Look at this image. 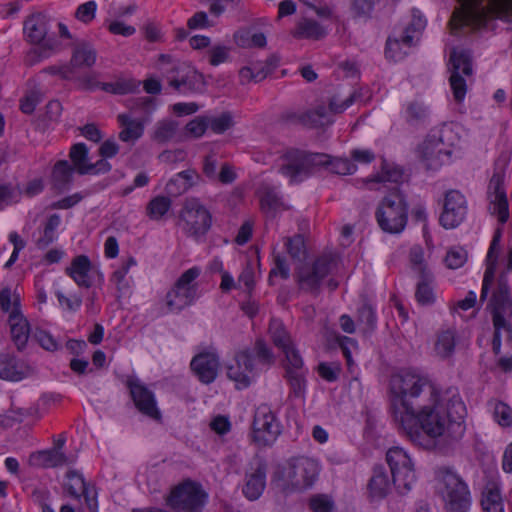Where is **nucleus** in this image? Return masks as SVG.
Here are the masks:
<instances>
[{"label":"nucleus","mask_w":512,"mask_h":512,"mask_svg":"<svg viewBox=\"0 0 512 512\" xmlns=\"http://www.w3.org/2000/svg\"><path fill=\"white\" fill-rule=\"evenodd\" d=\"M266 488V471L263 466L258 465L246 472L242 486L243 495L250 501L261 497Z\"/></svg>","instance_id":"obj_24"},{"label":"nucleus","mask_w":512,"mask_h":512,"mask_svg":"<svg viewBox=\"0 0 512 512\" xmlns=\"http://www.w3.org/2000/svg\"><path fill=\"white\" fill-rule=\"evenodd\" d=\"M72 176V169L66 161L58 162L53 169L52 179L56 187L68 183Z\"/></svg>","instance_id":"obj_46"},{"label":"nucleus","mask_w":512,"mask_h":512,"mask_svg":"<svg viewBox=\"0 0 512 512\" xmlns=\"http://www.w3.org/2000/svg\"><path fill=\"white\" fill-rule=\"evenodd\" d=\"M70 158L74 168L80 174H99L110 169V165L105 159H101L95 164L90 163L88 159V148L83 143L72 146Z\"/></svg>","instance_id":"obj_22"},{"label":"nucleus","mask_w":512,"mask_h":512,"mask_svg":"<svg viewBox=\"0 0 512 512\" xmlns=\"http://www.w3.org/2000/svg\"><path fill=\"white\" fill-rule=\"evenodd\" d=\"M461 129L454 124L444 125L438 135L427 137L419 146L417 156L427 170L435 171L453 161L461 150Z\"/></svg>","instance_id":"obj_4"},{"label":"nucleus","mask_w":512,"mask_h":512,"mask_svg":"<svg viewBox=\"0 0 512 512\" xmlns=\"http://www.w3.org/2000/svg\"><path fill=\"white\" fill-rule=\"evenodd\" d=\"M38 343L48 351H54L58 348V342L46 331L39 330L35 333Z\"/></svg>","instance_id":"obj_58"},{"label":"nucleus","mask_w":512,"mask_h":512,"mask_svg":"<svg viewBox=\"0 0 512 512\" xmlns=\"http://www.w3.org/2000/svg\"><path fill=\"white\" fill-rule=\"evenodd\" d=\"M201 270L192 267L181 274L175 286L167 293L166 303L171 311H179L191 305L198 298L196 282Z\"/></svg>","instance_id":"obj_12"},{"label":"nucleus","mask_w":512,"mask_h":512,"mask_svg":"<svg viewBox=\"0 0 512 512\" xmlns=\"http://www.w3.org/2000/svg\"><path fill=\"white\" fill-rule=\"evenodd\" d=\"M326 33V29L316 22L305 21L299 24L296 35L305 38H320Z\"/></svg>","instance_id":"obj_43"},{"label":"nucleus","mask_w":512,"mask_h":512,"mask_svg":"<svg viewBox=\"0 0 512 512\" xmlns=\"http://www.w3.org/2000/svg\"><path fill=\"white\" fill-rule=\"evenodd\" d=\"M66 274L81 287H91L100 284L104 280L103 273L98 265L94 264L88 256L78 255L74 257L66 268Z\"/></svg>","instance_id":"obj_18"},{"label":"nucleus","mask_w":512,"mask_h":512,"mask_svg":"<svg viewBox=\"0 0 512 512\" xmlns=\"http://www.w3.org/2000/svg\"><path fill=\"white\" fill-rule=\"evenodd\" d=\"M449 83L454 97L458 103L464 101L467 94V78L473 74L470 53L462 46L452 47L448 51Z\"/></svg>","instance_id":"obj_10"},{"label":"nucleus","mask_w":512,"mask_h":512,"mask_svg":"<svg viewBox=\"0 0 512 512\" xmlns=\"http://www.w3.org/2000/svg\"><path fill=\"white\" fill-rule=\"evenodd\" d=\"M491 411L494 421L501 427L512 426V408L504 402L494 401L491 403Z\"/></svg>","instance_id":"obj_37"},{"label":"nucleus","mask_w":512,"mask_h":512,"mask_svg":"<svg viewBox=\"0 0 512 512\" xmlns=\"http://www.w3.org/2000/svg\"><path fill=\"white\" fill-rule=\"evenodd\" d=\"M319 463L311 458H291L276 465L271 473L270 487L277 496H289L305 491L316 482Z\"/></svg>","instance_id":"obj_3"},{"label":"nucleus","mask_w":512,"mask_h":512,"mask_svg":"<svg viewBox=\"0 0 512 512\" xmlns=\"http://www.w3.org/2000/svg\"><path fill=\"white\" fill-rule=\"evenodd\" d=\"M209 427L212 432L222 436L230 432L231 422L227 416L217 415L211 419Z\"/></svg>","instance_id":"obj_53"},{"label":"nucleus","mask_w":512,"mask_h":512,"mask_svg":"<svg viewBox=\"0 0 512 512\" xmlns=\"http://www.w3.org/2000/svg\"><path fill=\"white\" fill-rule=\"evenodd\" d=\"M482 512H505L504 499L497 483L487 484L480 498Z\"/></svg>","instance_id":"obj_26"},{"label":"nucleus","mask_w":512,"mask_h":512,"mask_svg":"<svg viewBox=\"0 0 512 512\" xmlns=\"http://www.w3.org/2000/svg\"><path fill=\"white\" fill-rule=\"evenodd\" d=\"M172 112L177 116H187L194 114L198 111L199 107L193 102L189 103H176L172 106Z\"/></svg>","instance_id":"obj_60"},{"label":"nucleus","mask_w":512,"mask_h":512,"mask_svg":"<svg viewBox=\"0 0 512 512\" xmlns=\"http://www.w3.org/2000/svg\"><path fill=\"white\" fill-rule=\"evenodd\" d=\"M60 225V216L56 214L50 215L44 222L42 234L37 239V245L39 247H44L56 240Z\"/></svg>","instance_id":"obj_33"},{"label":"nucleus","mask_w":512,"mask_h":512,"mask_svg":"<svg viewBox=\"0 0 512 512\" xmlns=\"http://www.w3.org/2000/svg\"><path fill=\"white\" fill-rule=\"evenodd\" d=\"M392 419L413 444L443 450L462 438L465 406L456 394L432 385L416 370H402L391 379Z\"/></svg>","instance_id":"obj_1"},{"label":"nucleus","mask_w":512,"mask_h":512,"mask_svg":"<svg viewBox=\"0 0 512 512\" xmlns=\"http://www.w3.org/2000/svg\"><path fill=\"white\" fill-rule=\"evenodd\" d=\"M416 299L421 305H430L436 301L437 294L430 280L424 279L419 282L416 290Z\"/></svg>","instance_id":"obj_40"},{"label":"nucleus","mask_w":512,"mask_h":512,"mask_svg":"<svg viewBox=\"0 0 512 512\" xmlns=\"http://www.w3.org/2000/svg\"><path fill=\"white\" fill-rule=\"evenodd\" d=\"M491 309L495 328L493 349L498 353L501 346L500 334L502 331L510 332L508 320L512 316V300L506 284L502 281L498 283L493 294Z\"/></svg>","instance_id":"obj_13"},{"label":"nucleus","mask_w":512,"mask_h":512,"mask_svg":"<svg viewBox=\"0 0 512 512\" xmlns=\"http://www.w3.org/2000/svg\"><path fill=\"white\" fill-rule=\"evenodd\" d=\"M63 488L65 494L73 501L84 500L89 512L98 511L97 491L79 472L69 471L63 481Z\"/></svg>","instance_id":"obj_14"},{"label":"nucleus","mask_w":512,"mask_h":512,"mask_svg":"<svg viewBox=\"0 0 512 512\" xmlns=\"http://www.w3.org/2000/svg\"><path fill=\"white\" fill-rule=\"evenodd\" d=\"M426 19L423 14L419 10H412L410 15L406 18L404 22V28L402 34L413 35L414 42L419 38L421 32L424 30L426 26Z\"/></svg>","instance_id":"obj_34"},{"label":"nucleus","mask_w":512,"mask_h":512,"mask_svg":"<svg viewBox=\"0 0 512 512\" xmlns=\"http://www.w3.org/2000/svg\"><path fill=\"white\" fill-rule=\"evenodd\" d=\"M326 167L330 172L347 175L355 171V165L348 159L332 158L326 154H312L306 157L296 155L292 162L282 168V173L290 178L291 182H297L307 174V165Z\"/></svg>","instance_id":"obj_8"},{"label":"nucleus","mask_w":512,"mask_h":512,"mask_svg":"<svg viewBox=\"0 0 512 512\" xmlns=\"http://www.w3.org/2000/svg\"><path fill=\"white\" fill-rule=\"evenodd\" d=\"M467 213L465 196L460 191L450 190L444 196L439 222L445 229H454L464 222Z\"/></svg>","instance_id":"obj_16"},{"label":"nucleus","mask_w":512,"mask_h":512,"mask_svg":"<svg viewBox=\"0 0 512 512\" xmlns=\"http://www.w3.org/2000/svg\"><path fill=\"white\" fill-rule=\"evenodd\" d=\"M118 121L121 126L119 138L123 142L134 143L143 135L144 121L135 119L132 113L120 114Z\"/></svg>","instance_id":"obj_27"},{"label":"nucleus","mask_w":512,"mask_h":512,"mask_svg":"<svg viewBox=\"0 0 512 512\" xmlns=\"http://www.w3.org/2000/svg\"><path fill=\"white\" fill-rule=\"evenodd\" d=\"M170 201L166 197H156L147 207L148 215L153 220L161 219L169 210Z\"/></svg>","instance_id":"obj_42"},{"label":"nucleus","mask_w":512,"mask_h":512,"mask_svg":"<svg viewBox=\"0 0 512 512\" xmlns=\"http://www.w3.org/2000/svg\"><path fill=\"white\" fill-rule=\"evenodd\" d=\"M324 275V272L317 267H303L299 273L300 282L307 288H314L320 278Z\"/></svg>","instance_id":"obj_44"},{"label":"nucleus","mask_w":512,"mask_h":512,"mask_svg":"<svg viewBox=\"0 0 512 512\" xmlns=\"http://www.w3.org/2000/svg\"><path fill=\"white\" fill-rule=\"evenodd\" d=\"M321 377L328 381H333L337 378L340 368L338 365H330L327 363H321L318 368Z\"/></svg>","instance_id":"obj_62"},{"label":"nucleus","mask_w":512,"mask_h":512,"mask_svg":"<svg viewBox=\"0 0 512 512\" xmlns=\"http://www.w3.org/2000/svg\"><path fill=\"white\" fill-rule=\"evenodd\" d=\"M207 500V492L201 484L192 480H184L175 485L167 497L169 506L183 512H200Z\"/></svg>","instance_id":"obj_11"},{"label":"nucleus","mask_w":512,"mask_h":512,"mask_svg":"<svg viewBox=\"0 0 512 512\" xmlns=\"http://www.w3.org/2000/svg\"><path fill=\"white\" fill-rule=\"evenodd\" d=\"M392 490V484L383 469H376L368 483V496L372 502L384 499Z\"/></svg>","instance_id":"obj_28"},{"label":"nucleus","mask_w":512,"mask_h":512,"mask_svg":"<svg viewBox=\"0 0 512 512\" xmlns=\"http://www.w3.org/2000/svg\"><path fill=\"white\" fill-rule=\"evenodd\" d=\"M97 8V3L94 0L87 1L78 6L75 11V18L84 24H88L94 20Z\"/></svg>","instance_id":"obj_45"},{"label":"nucleus","mask_w":512,"mask_h":512,"mask_svg":"<svg viewBox=\"0 0 512 512\" xmlns=\"http://www.w3.org/2000/svg\"><path fill=\"white\" fill-rule=\"evenodd\" d=\"M96 59L93 48L87 44L77 46L74 51L72 63L76 66H91Z\"/></svg>","instance_id":"obj_39"},{"label":"nucleus","mask_w":512,"mask_h":512,"mask_svg":"<svg viewBox=\"0 0 512 512\" xmlns=\"http://www.w3.org/2000/svg\"><path fill=\"white\" fill-rule=\"evenodd\" d=\"M467 261V253L463 248H452L445 257L446 266L450 269L461 268Z\"/></svg>","instance_id":"obj_48"},{"label":"nucleus","mask_w":512,"mask_h":512,"mask_svg":"<svg viewBox=\"0 0 512 512\" xmlns=\"http://www.w3.org/2000/svg\"><path fill=\"white\" fill-rule=\"evenodd\" d=\"M512 21V0H461L449 26L452 31L462 27H481L492 19Z\"/></svg>","instance_id":"obj_5"},{"label":"nucleus","mask_w":512,"mask_h":512,"mask_svg":"<svg viewBox=\"0 0 512 512\" xmlns=\"http://www.w3.org/2000/svg\"><path fill=\"white\" fill-rule=\"evenodd\" d=\"M59 512H89V510L87 509L84 500L76 502L69 498L68 502L62 504Z\"/></svg>","instance_id":"obj_64"},{"label":"nucleus","mask_w":512,"mask_h":512,"mask_svg":"<svg viewBox=\"0 0 512 512\" xmlns=\"http://www.w3.org/2000/svg\"><path fill=\"white\" fill-rule=\"evenodd\" d=\"M27 374V369L14 358L0 357V378L9 381H20Z\"/></svg>","instance_id":"obj_30"},{"label":"nucleus","mask_w":512,"mask_h":512,"mask_svg":"<svg viewBox=\"0 0 512 512\" xmlns=\"http://www.w3.org/2000/svg\"><path fill=\"white\" fill-rule=\"evenodd\" d=\"M235 42L241 47H263L266 45V36L261 32L243 30L235 34Z\"/></svg>","instance_id":"obj_36"},{"label":"nucleus","mask_w":512,"mask_h":512,"mask_svg":"<svg viewBox=\"0 0 512 512\" xmlns=\"http://www.w3.org/2000/svg\"><path fill=\"white\" fill-rule=\"evenodd\" d=\"M414 45V36L401 33L399 37H391L387 40L386 56L393 61L403 59Z\"/></svg>","instance_id":"obj_29"},{"label":"nucleus","mask_w":512,"mask_h":512,"mask_svg":"<svg viewBox=\"0 0 512 512\" xmlns=\"http://www.w3.org/2000/svg\"><path fill=\"white\" fill-rule=\"evenodd\" d=\"M500 241H501V234H500V231L498 230L493 237V240L491 242L490 248L487 253L486 270H485L484 278H483L481 298H485L487 296L489 289L493 285L496 261H497L498 254L501 250Z\"/></svg>","instance_id":"obj_25"},{"label":"nucleus","mask_w":512,"mask_h":512,"mask_svg":"<svg viewBox=\"0 0 512 512\" xmlns=\"http://www.w3.org/2000/svg\"><path fill=\"white\" fill-rule=\"evenodd\" d=\"M254 283L255 278L252 269L250 267L245 268L238 278L239 287H244L246 290L250 291Z\"/></svg>","instance_id":"obj_63"},{"label":"nucleus","mask_w":512,"mask_h":512,"mask_svg":"<svg viewBox=\"0 0 512 512\" xmlns=\"http://www.w3.org/2000/svg\"><path fill=\"white\" fill-rule=\"evenodd\" d=\"M392 482L398 494L404 495L412 490L416 481L415 461L411 454L400 446H394L386 452Z\"/></svg>","instance_id":"obj_9"},{"label":"nucleus","mask_w":512,"mask_h":512,"mask_svg":"<svg viewBox=\"0 0 512 512\" xmlns=\"http://www.w3.org/2000/svg\"><path fill=\"white\" fill-rule=\"evenodd\" d=\"M372 8L373 0H351V10L356 16L367 15Z\"/></svg>","instance_id":"obj_59"},{"label":"nucleus","mask_w":512,"mask_h":512,"mask_svg":"<svg viewBox=\"0 0 512 512\" xmlns=\"http://www.w3.org/2000/svg\"><path fill=\"white\" fill-rule=\"evenodd\" d=\"M63 443L64 440H59L58 447L51 450L38 452L33 456V461L36 464L46 467H55L65 464L67 462V458L61 451V446Z\"/></svg>","instance_id":"obj_31"},{"label":"nucleus","mask_w":512,"mask_h":512,"mask_svg":"<svg viewBox=\"0 0 512 512\" xmlns=\"http://www.w3.org/2000/svg\"><path fill=\"white\" fill-rule=\"evenodd\" d=\"M9 323L15 344L18 347L24 346L29 337L27 320L20 313H13L9 315Z\"/></svg>","instance_id":"obj_32"},{"label":"nucleus","mask_w":512,"mask_h":512,"mask_svg":"<svg viewBox=\"0 0 512 512\" xmlns=\"http://www.w3.org/2000/svg\"><path fill=\"white\" fill-rule=\"evenodd\" d=\"M24 32L32 42H39L45 33L43 16L35 14L29 17L24 24Z\"/></svg>","instance_id":"obj_35"},{"label":"nucleus","mask_w":512,"mask_h":512,"mask_svg":"<svg viewBox=\"0 0 512 512\" xmlns=\"http://www.w3.org/2000/svg\"><path fill=\"white\" fill-rule=\"evenodd\" d=\"M208 123L215 132L222 133L232 125V117L228 113H224L216 118L208 119Z\"/></svg>","instance_id":"obj_55"},{"label":"nucleus","mask_w":512,"mask_h":512,"mask_svg":"<svg viewBox=\"0 0 512 512\" xmlns=\"http://www.w3.org/2000/svg\"><path fill=\"white\" fill-rule=\"evenodd\" d=\"M279 206L280 203L274 195L269 194L261 197V208L265 213L272 216L274 212L278 210Z\"/></svg>","instance_id":"obj_61"},{"label":"nucleus","mask_w":512,"mask_h":512,"mask_svg":"<svg viewBox=\"0 0 512 512\" xmlns=\"http://www.w3.org/2000/svg\"><path fill=\"white\" fill-rule=\"evenodd\" d=\"M60 306L69 311H76L81 305V299L77 296H66L60 291L56 292Z\"/></svg>","instance_id":"obj_56"},{"label":"nucleus","mask_w":512,"mask_h":512,"mask_svg":"<svg viewBox=\"0 0 512 512\" xmlns=\"http://www.w3.org/2000/svg\"><path fill=\"white\" fill-rule=\"evenodd\" d=\"M490 210L497 215L500 222L504 223L509 217L508 201L503 186V178L500 175L493 176L489 191Z\"/></svg>","instance_id":"obj_23"},{"label":"nucleus","mask_w":512,"mask_h":512,"mask_svg":"<svg viewBox=\"0 0 512 512\" xmlns=\"http://www.w3.org/2000/svg\"><path fill=\"white\" fill-rule=\"evenodd\" d=\"M129 387L138 410L150 418L160 419L161 414L153 393L138 380L131 381Z\"/></svg>","instance_id":"obj_21"},{"label":"nucleus","mask_w":512,"mask_h":512,"mask_svg":"<svg viewBox=\"0 0 512 512\" xmlns=\"http://www.w3.org/2000/svg\"><path fill=\"white\" fill-rule=\"evenodd\" d=\"M208 125V119L204 117H196L186 125L185 133L189 137L199 138L204 135Z\"/></svg>","instance_id":"obj_49"},{"label":"nucleus","mask_w":512,"mask_h":512,"mask_svg":"<svg viewBox=\"0 0 512 512\" xmlns=\"http://www.w3.org/2000/svg\"><path fill=\"white\" fill-rule=\"evenodd\" d=\"M192 183V173H179L167 186L170 193H181Z\"/></svg>","instance_id":"obj_50"},{"label":"nucleus","mask_w":512,"mask_h":512,"mask_svg":"<svg viewBox=\"0 0 512 512\" xmlns=\"http://www.w3.org/2000/svg\"><path fill=\"white\" fill-rule=\"evenodd\" d=\"M184 229L195 237L204 235L211 227L209 211L197 200H190L181 214Z\"/></svg>","instance_id":"obj_19"},{"label":"nucleus","mask_w":512,"mask_h":512,"mask_svg":"<svg viewBox=\"0 0 512 512\" xmlns=\"http://www.w3.org/2000/svg\"><path fill=\"white\" fill-rule=\"evenodd\" d=\"M219 368V357L213 351L199 353L191 361L193 373L205 384H209L216 379Z\"/></svg>","instance_id":"obj_20"},{"label":"nucleus","mask_w":512,"mask_h":512,"mask_svg":"<svg viewBox=\"0 0 512 512\" xmlns=\"http://www.w3.org/2000/svg\"><path fill=\"white\" fill-rule=\"evenodd\" d=\"M333 506L332 500L326 495H316L310 500L313 512H331Z\"/></svg>","instance_id":"obj_54"},{"label":"nucleus","mask_w":512,"mask_h":512,"mask_svg":"<svg viewBox=\"0 0 512 512\" xmlns=\"http://www.w3.org/2000/svg\"><path fill=\"white\" fill-rule=\"evenodd\" d=\"M106 24L108 31L114 35L129 37L136 32L135 27L125 23L120 19H107Z\"/></svg>","instance_id":"obj_47"},{"label":"nucleus","mask_w":512,"mask_h":512,"mask_svg":"<svg viewBox=\"0 0 512 512\" xmlns=\"http://www.w3.org/2000/svg\"><path fill=\"white\" fill-rule=\"evenodd\" d=\"M256 356L257 364L248 352L242 351L227 363V375L238 389L248 387L256 378L258 369L268 367L274 362L273 355L262 342L256 344Z\"/></svg>","instance_id":"obj_7"},{"label":"nucleus","mask_w":512,"mask_h":512,"mask_svg":"<svg viewBox=\"0 0 512 512\" xmlns=\"http://www.w3.org/2000/svg\"><path fill=\"white\" fill-rule=\"evenodd\" d=\"M435 488L446 512H468L472 497L467 484L449 467H439L435 472Z\"/></svg>","instance_id":"obj_6"},{"label":"nucleus","mask_w":512,"mask_h":512,"mask_svg":"<svg viewBox=\"0 0 512 512\" xmlns=\"http://www.w3.org/2000/svg\"><path fill=\"white\" fill-rule=\"evenodd\" d=\"M455 347V334L446 330L438 334L435 342V351L438 356L445 358L452 354Z\"/></svg>","instance_id":"obj_38"},{"label":"nucleus","mask_w":512,"mask_h":512,"mask_svg":"<svg viewBox=\"0 0 512 512\" xmlns=\"http://www.w3.org/2000/svg\"><path fill=\"white\" fill-rule=\"evenodd\" d=\"M280 432V425L272 411L267 407H259L253 421V441L259 446H268L276 441Z\"/></svg>","instance_id":"obj_17"},{"label":"nucleus","mask_w":512,"mask_h":512,"mask_svg":"<svg viewBox=\"0 0 512 512\" xmlns=\"http://www.w3.org/2000/svg\"><path fill=\"white\" fill-rule=\"evenodd\" d=\"M269 331L275 345L278 346L286 356L287 373L290 376H302L304 371L303 360L298 351L294 348L282 322L279 320H273L270 324Z\"/></svg>","instance_id":"obj_15"},{"label":"nucleus","mask_w":512,"mask_h":512,"mask_svg":"<svg viewBox=\"0 0 512 512\" xmlns=\"http://www.w3.org/2000/svg\"><path fill=\"white\" fill-rule=\"evenodd\" d=\"M403 172L394 164L384 162L381 173L368 181L371 189H380V185L391 189V192L383 199L377 210L379 226L389 233H400L407 223L408 208L404 197L396 189L402 181Z\"/></svg>","instance_id":"obj_2"},{"label":"nucleus","mask_w":512,"mask_h":512,"mask_svg":"<svg viewBox=\"0 0 512 512\" xmlns=\"http://www.w3.org/2000/svg\"><path fill=\"white\" fill-rule=\"evenodd\" d=\"M19 302V295L16 293H12L8 289H3L0 293V303L6 312L10 314L19 313L17 310V305Z\"/></svg>","instance_id":"obj_51"},{"label":"nucleus","mask_w":512,"mask_h":512,"mask_svg":"<svg viewBox=\"0 0 512 512\" xmlns=\"http://www.w3.org/2000/svg\"><path fill=\"white\" fill-rule=\"evenodd\" d=\"M240 79L243 83L251 81H260L265 77V73L261 69V65L253 64L251 66L243 67L240 70Z\"/></svg>","instance_id":"obj_52"},{"label":"nucleus","mask_w":512,"mask_h":512,"mask_svg":"<svg viewBox=\"0 0 512 512\" xmlns=\"http://www.w3.org/2000/svg\"><path fill=\"white\" fill-rule=\"evenodd\" d=\"M228 57L229 49L226 46L216 45L210 50V63L214 66L226 62Z\"/></svg>","instance_id":"obj_57"},{"label":"nucleus","mask_w":512,"mask_h":512,"mask_svg":"<svg viewBox=\"0 0 512 512\" xmlns=\"http://www.w3.org/2000/svg\"><path fill=\"white\" fill-rule=\"evenodd\" d=\"M178 127V123L174 120H165L159 122L153 132V137L157 141L164 142L173 137Z\"/></svg>","instance_id":"obj_41"}]
</instances>
